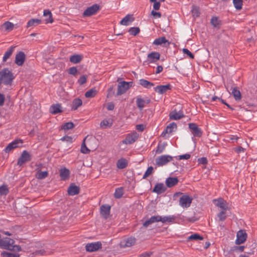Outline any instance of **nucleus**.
<instances>
[{
    "label": "nucleus",
    "instance_id": "1",
    "mask_svg": "<svg viewBox=\"0 0 257 257\" xmlns=\"http://www.w3.org/2000/svg\"><path fill=\"white\" fill-rule=\"evenodd\" d=\"M15 76L8 68H4L0 71V84L11 86Z\"/></svg>",
    "mask_w": 257,
    "mask_h": 257
},
{
    "label": "nucleus",
    "instance_id": "2",
    "mask_svg": "<svg viewBox=\"0 0 257 257\" xmlns=\"http://www.w3.org/2000/svg\"><path fill=\"white\" fill-rule=\"evenodd\" d=\"M14 243L15 241L13 239L5 237L0 239V247L4 249L14 251H21V246L17 245H14Z\"/></svg>",
    "mask_w": 257,
    "mask_h": 257
},
{
    "label": "nucleus",
    "instance_id": "3",
    "mask_svg": "<svg viewBox=\"0 0 257 257\" xmlns=\"http://www.w3.org/2000/svg\"><path fill=\"white\" fill-rule=\"evenodd\" d=\"M32 159V156L27 151H24L20 158L18 159L17 165L21 166L25 163L30 161Z\"/></svg>",
    "mask_w": 257,
    "mask_h": 257
},
{
    "label": "nucleus",
    "instance_id": "4",
    "mask_svg": "<svg viewBox=\"0 0 257 257\" xmlns=\"http://www.w3.org/2000/svg\"><path fill=\"white\" fill-rule=\"evenodd\" d=\"M172 157L169 155H162L157 158L156 160V163L158 166H162L171 161Z\"/></svg>",
    "mask_w": 257,
    "mask_h": 257
},
{
    "label": "nucleus",
    "instance_id": "5",
    "mask_svg": "<svg viewBox=\"0 0 257 257\" xmlns=\"http://www.w3.org/2000/svg\"><path fill=\"white\" fill-rule=\"evenodd\" d=\"M192 201V198L187 195H182L179 199V204L183 208L190 207Z\"/></svg>",
    "mask_w": 257,
    "mask_h": 257
},
{
    "label": "nucleus",
    "instance_id": "6",
    "mask_svg": "<svg viewBox=\"0 0 257 257\" xmlns=\"http://www.w3.org/2000/svg\"><path fill=\"white\" fill-rule=\"evenodd\" d=\"M247 233L244 230H240L236 233V239L235 244L239 245L244 243L247 238Z\"/></svg>",
    "mask_w": 257,
    "mask_h": 257
},
{
    "label": "nucleus",
    "instance_id": "7",
    "mask_svg": "<svg viewBox=\"0 0 257 257\" xmlns=\"http://www.w3.org/2000/svg\"><path fill=\"white\" fill-rule=\"evenodd\" d=\"M102 247V244L100 241L89 243L86 244L85 249L87 251L93 252L98 250Z\"/></svg>",
    "mask_w": 257,
    "mask_h": 257
},
{
    "label": "nucleus",
    "instance_id": "8",
    "mask_svg": "<svg viewBox=\"0 0 257 257\" xmlns=\"http://www.w3.org/2000/svg\"><path fill=\"white\" fill-rule=\"evenodd\" d=\"M129 83L126 81H121L118 83L116 95L119 96L125 93L129 89Z\"/></svg>",
    "mask_w": 257,
    "mask_h": 257
},
{
    "label": "nucleus",
    "instance_id": "9",
    "mask_svg": "<svg viewBox=\"0 0 257 257\" xmlns=\"http://www.w3.org/2000/svg\"><path fill=\"white\" fill-rule=\"evenodd\" d=\"M189 128L192 134L196 137H201L202 135L201 130L195 123H190L189 124Z\"/></svg>",
    "mask_w": 257,
    "mask_h": 257
},
{
    "label": "nucleus",
    "instance_id": "10",
    "mask_svg": "<svg viewBox=\"0 0 257 257\" xmlns=\"http://www.w3.org/2000/svg\"><path fill=\"white\" fill-rule=\"evenodd\" d=\"M23 142L22 140H16L10 143L5 149V151L7 153H9L12 150L20 147V145L23 144Z\"/></svg>",
    "mask_w": 257,
    "mask_h": 257
},
{
    "label": "nucleus",
    "instance_id": "11",
    "mask_svg": "<svg viewBox=\"0 0 257 257\" xmlns=\"http://www.w3.org/2000/svg\"><path fill=\"white\" fill-rule=\"evenodd\" d=\"M138 138V134L136 132L128 134L124 140L122 141L124 144H131L135 142Z\"/></svg>",
    "mask_w": 257,
    "mask_h": 257
},
{
    "label": "nucleus",
    "instance_id": "12",
    "mask_svg": "<svg viewBox=\"0 0 257 257\" xmlns=\"http://www.w3.org/2000/svg\"><path fill=\"white\" fill-rule=\"evenodd\" d=\"M99 9V6L95 4L92 5V6L88 7L87 8L84 12H83V16L85 17H89L95 14Z\"/></svg>",
    "mask_w": 257,
    "mask_h": 257
},
{
    "label": "nucleus",
    "instance_id": "13",
    "mask_svg": "<svg viewBox=\"0 0 257 257\" xmlns=\"http://www.w3.org/2000/svg\"><path fill=\"white\" fill-rule=\"evenodd\" d=\"M171 88V85L170 84H167L166 85H158L155 87L154 89L156 92L162 94L166 92L168 90H170Z\"/></svg>",
    "mask_w": 257,
    "mask_h": 257
},
{
    "label": "nucleus",
    "instance_id": "14",
    "mask_svg": "<svg viewBox=\"0 0 257 257\" xmlns=\"http://www.w3.org/2000/svg\"><path fill=\"white\" fill-rule=\"evenodd\" d=\"M26 59V55L24 52L20 51L16 56L15 63L18 66H22Z\"/></svg>",
    "mask_w": 257,
    "mask_h": 257
},
{
    "label": "nucleus",
    "instance_id": "15",
    "mask_svg": "<svg viewBox=\"0 0 257 257\" xmlns=\"http://www.w3.org/2000/svg\"><path fill=\"white\" fill-rule=\"evenodd\" d=\"M160 58V54L157 52H152L148 55L147 61L149 63L156 62L157 60H159Z\"/></svg>",
    "mask_w": 257,
    "mask_h": 257
},
{
    "label": "nucleus",
    "instance_id": "16",
    "mask_svg": "<svg viewBox=\"0 0 257 257\" xmlns=\"http://www.w3.org/2000/svg\"><path fill=\"white\" fill-rule=\"evenodd\" d=\"M150 102V99H147V100H145L140 96H138L137 97V105L140 110H143V109L145 106L146 104H149Z\"/></svg>",
    "mask_w": 257,
    "mask_h": 257
},
{
    "label": "nucleus",
    "instance_id": "17",
    "mask_svg": "<svg viewBox=\"0 0 257 257\" xmlns=\"http://www.w3.org/2000/svg\"><path fill=\"white\" fill-rule=\"evenodd\" d=\"M68 193L69 195L74 196L79 194L80 188L78 186L75 185L74 184H71L68 188Z\"/></svg>",
    "mask_w": 257,
    "mask_h": 257
},
{
    "label": "nucleus",
    "instance_id": "18",
    "mask_svg": "<svg viewBox=\"0 0 257 257\" xmlns=\"http://www.w3.org/2000/svg\"><path fill=\"white\" fill-rule=\"evenodd\" d=\"M169 116L170 119L177 120L183 117L184 115L182 111H177L174 110L170 112Z\"/></svg>",
    "mask_w": 257,
    "mask_h": 257
},
{
    "label": "nucleus",
    "instance_id": "19",
    "mask_svg": "<svg viewBox=\"0 0 257 257\" xmlns=\"http://www.w3.org/2000/svg\"><path fill=\"white\" fill-rule=\"evenodd\" d=\"M49 111L53 114L61 112L62 111L61 105L59 103L53 104L50 106Z\"/></svg>",
    "mask_w": 257,
    "mask_h": 257
},
{
    "label": "nucleus",
    "instance_id": "20",
    "mask_svg": "<svg viewBox=\"0 0 257 257\" xmlns=\"http://www.w3.org/2000/svg\"><path fill=\"white\" fill-rule=\"evenodd\" d=\"M42 166V164H40L38 166L37 169L38 170L36 173V177L38 179L42 180L46 178L48 176V172L47 171L41 172L40 171V167Z\"/></svg>",
    "mask_w": 257,
    "mask_h": 257
},
{
    "label": "nucleus",
    "instance_id": "21",
    "mask_svg": "<svg viewBox=\"0 0 257 257\" xmlns=\"http://www.w3.org/2000/svg\"><path fill=\"white\" fill-rule=\"evenodd\" d=\"M135 243L136 238L130 237L123 241H121L120 243V245L122 247H131L134 245Z\"/></svg>",
    "mask_w": 257,
    "mask_h": 257
},
{
    "label": "nucleus",
    "instance_id": "22",
    "mask_svg": "<svg viewBox=\"0 0 257 257\" xmlns=\"http://www.w3.org/2000/svg\"><path fill=\"white\" fill-rule=\"evenodd\" d=\"M110 210V206L103 205L100 207V213L104 218H107L109 215Z\"/></svg>",
    "mask_w": 257,
    "mask_h": 257
},
{
    "label": "nucleus",
    "instance_id": "23",
    "mask_svg": "<svg viewBox=\"0 0 257 257\" xmlns=\"http://www.w3.org/2000/svg\"><path fill=\"white\" fill-rule=\"evenodd\" d=\"M178 181V179L176 177H169L167 178L165 183L167 186L170 188L177 185Z\"/></svg>",
    "mask_w": 257,
    "mask_h": 257
},
{
    "label": "nucleus",
    "instance_id": "24",
    "mask_svg": "<svg viewBox=\"0 0 257 257\" xmlns=\"http://www.w3.org/2000/svg\"><path fill=\"white\" fill-rule=\"evenodd\" d=\"M159 218H160L159 215L152 216L149 219L145 221L143 223V226L147 227L150 225L155 223L159 222Z\"/></svg>",
    "mask_w": 257,
    "mask_h": 257
},
{
    "label": "nucleus",
    "instance_id": "25",
    "mask_svg": "<svg viewBox=\"0 0 257 257\" xmlns=\"http://www.w3.org/2000/svg\"><path fill=\"white\" fill-rule=\"evenodd\" d=\"M70 171L66 168L60 170V176L62 180H66L69 178Z\"/></svg>",
    "mask_w": 257,
    "mask_h": 257
},
{
    "label": "nucleus",
    "instance_id": "26",
    "mask_svg": "<svg viewBox=\"0 0 257 257\" xmlns=\"http://www.w3.org/2000/svg\"><path fill=\"white\" fill-rule=\"evenodd\" d=\"M177 125L175 122L170 123L166 128L165 130L163 131L162 134V136L164 137L166 134L171 133L174 128H176Z\"/></svg>",
    "mask_w": 257,
    "mask_h": 257
},
{
    "label": "nucleus",
    "instance_id": "27",
    "mask_svg": "<svg viewBox=\"0 0 257 257\" xmlns=\"http://www.w3.org/2000/svg\"><path fill=\"white\" fill-rule=\"evenodd\" d=\"M166 189V188L163 183H158L155 185L153 191L159 194L164 192Z\"/></svg>",
    "mask_w": 257,
    "mask_h": 257
},
{
    "label": "nucleus",
    "instance_id": "28",
    "mask_svg": "<svg viewBox=\"0 0 257 257\" xmlns=\"http://www.w3.org/2000/svg\"><path fill=\"white\" fill-rule=\"evenodd\" d=\"M82 104V101L81 99L79 98H75L72 103L71 104V109L75 110H76L79 107L81 106Z\"/></svg>",
    "mask_w": 257,
    "mask_h": 257
},
{
    "label": "nucleus",
    "instance_id": "29",
    "mask_svg": "<svg viewBox=\"0 0 257 257\" xmlns=\"http://www.w3.org/2000/svg\"><path fill=\"white\" fill-rule=\"evenodd\" d=\"M112 124V120L109 119H104L100 122V126L102 128L110 127Z\"/></svg>",
    "mask_w": 257,
    "mask_h": 257
},
{
    "label": "nucleus",
    "instance_id": "30",
    "mask_svg": "<svg viewBox=\"0 0 257 257\" xmlns=\"http://www.w3.org/2000/svg\"><path fill=\"white\" fill-rule=\"evenodd\" d=\"M140 84L143 87L149 89L154 86V84L146 79H141L139 80Z\"/></svg>",
    "mask_w": 257,
    "mask_h": 257
},
{
    "label": "nucleus",
    "instance_id": "31",
    "mask_svg": "<svg viewBox=\"0 0 257 257\" xmlns=\"http://www.w3.org/2000/svg\"><path fill=\"white\" fill-rule=\"evenodd\" d=\"M134 21V18L132 15H127L123 18L120 23L122 25L127 26L130 23Z\"/></svg>",
    "mask_w": 257,
    "mask_h": 257
},
{
    "label": "nucleus",
    "instance_id": "32",
    "mask_svg": "<svg viewBox=\"0 0 257 257\" xmlns=\"http://www.w3.org/2000/svg\"><path fill=\"white\" fill-rule=\"evenodd\" d=\"M231 94L236 100L238 101L241 99V95L240 92L236 87H233L231 89Z\"/></svg>",
    "mask_w": 257,
    "mask_h": 257
},
{
    "label": "nucleus",
    "instance_id": "33",
    "mask_svg": "<svg viewBox=\"0 0 257 257\" xmlns=\"http://www.w3.org/2000/svg\"><path fill=\"white\" fill-rule=\"evenodd\" d=\"M15 46H11L9 49L5 52L4 56L3 58V62H6L12 55V53L14 51Z\"/></svg>",
    "mask_w": 257,
    "mask_h": 257
},
{
    "label": "nucleus",
    "instance_id": "34",
    "mask_svg": "<svg viewBox=\"0 0 257 257\" xmlns=\"http://www.w3.org/2000/svg\"><path fill=\"white\" fill-rule=\"evenodd\" d=\"M176 219V217L174 216H164L162 217L160 216V218H159V222L161 221L163 223L166 222H173Z\"/></svg>",
    "mask_w": 257,
    "mask_h": 257
},
{
    "label": "nucleus",
    "instance_id": "35",
    "mask_svg": "<svg viewBox=\"0 0 257 257\" xmlns=\"http://www.w3.org/2000/svg\"><path fill=\"white\" fill-rule=\"evenodd\" d=\"M44 16L47 17V18L45 20L46 23H52L53 22L52 13L50 11L47 10H44Z\"/></svg>",
    "mask_w": 257,
    "mask_h": 257
},
{
    "label": "nucleus",
    "instance_id": "36",
    "mask_svg": "<svg viewBox=\"0 0 257 257\" xmlns=\"http://www.w3.org/2000/svg\"><path fill=\"white\" fill-rule=\"evenodd\" d=\"M82 59V57L80 55H74L70 57V61L74 64L79 63Z\"/></svg>",
    "mask_w": 257,
    "mask_h": 257
},
{
    "label": "nucleus",
    "instance_id": "37",
    "mask_svg": "<svg viewBox=\"0 0 257 257\" xmlns=\"http://www.w3.org/2000/svg\"><path fill=\"white\" fill-rule=\"evenodd\" d=\"M167 42H168L169 44L168 41L166 39L165 37H162L155 39L153 42V44L155 45H161Z\"/></svg>",
    "mask_w": 257,
    "mask_h": 257
},
{
    "label": "nucleus",
    "instance_id": "38",
    "mask_svg": "<svg viewBox=\"0 0 257 257\" xmlns=\"http://www.w3.org/2000/svg\"><path fill=\"white\" fill-rule=\"evenodd\" d=\"M116 165L118 169H122L127 166V162L124 159H120L118 160Z\"/></svg>",
    "mask_w": 257,
    "mask_h": 257
},
{
    "label": "nucleus",
    "instance_id": "39",
    "mask_svg": "<svg viewBox=\"0 0 257 257\" xmlns=\"http://www.w3.org/2000/svg\"><path fill=\"white\" fill-rule=\"evenodd\" d=\"M123 189L122 187L117 188L115 189L114 196L115 198H120L123 194Z\"/></svg>",
    "mask_w": 257,
    "mask_h": 257
},
{
    "label": "nucleus",
    "instance_id": "40",
    "mask_svg": "<svg viewBox=\"0 0 257 257\" xmlns=\"http://www.w3.org/2000/svg\"><path fill=\"white\" fill-rule=\"evenodd\" d=\"M192 15L194 18L199 17L200 12L199 8L196 6H193L191 10Z\"/></svg>",
    "mask_w": 257,
    "mask_h": 257
},
{
    "label": "nucleus",
    "instance_id": "41",
    "mask_svg": "<svg viewBox=\"0 0 257 257\" xmlns=\"http://www.w3.org/2000/svg\"><path fill=\"white\" fill-rule=\"evenodd\" d=\"M214 201H216L215 200ZM217 201V203L216 205L221 208L222 210H226L227 207L225 205V202L222 199H219Z\"/></svg>",
    "mask_w": 257,
    "mask_h": 257
},
{
    "label": "nucleus",
    "instance_id": "42",
    "mask_svg": "<svg viewBox=\"0 0 257 257\" xmlns=\"http://www.w3.org/2000/svg\"><path fill=\"white\" fill-rule=\"evenodd\" d=\"M97 94V91L94 88H92L85 93V96L87 98H90L94 97Z\"/></svg>",
    "mask_w": 257,
    "mask_h": 257
},
{
    "label": "nucleus",
    "instance_id": "43",
    "mask_svg": "<svg viewBox=\"0 0 257 257\" xmlns=\"http://www.w3.org/2000/svg\"><path fill=\"white\" fill-rule=\"evenodd\" d=\"M2 27L6 31H11L14 29V25L12 23L7 21L4 23Z\"/></svg>",
    "mask_w": 257,
    "mask_h": 257
},
{
    "label": "nucleus",
    "instance_id": "44",
    "mask_svg": "<svg viewBox=\"0 0 257 257\" xmlns=\"http://www.w3.org/2000/svg\"><path fill=\"white\" fill-rule=\"evenodd\" d=\"M233 4L237 10H240L242 8L243 0H233Z\"/></svg>",
    "mask_w": 257,
    "mask_h": 257
},
{
    "label": "nucleus",
    "instance_id": "45",
    "mask_svg": "<svg viewBox=\"0 0 257 257\" xmlns=\"http://www.w3.org/2000/svg\"><path fill=\"white\" fill-rule=\"evenodd\" d=\"M40 23V20L37 19H32L28 22L27 27L28 28L32 26H35L39 24Z\"/></svg>",
    "mask_w": 257,
    "mask_h": 257
},
{
    "label": "nucleus",
    "instance_id": "46",
    "mask_svg": "<svg viewBox=\"0 0 257 257\" xmlns=\"http://www.w3.org/2000/svg\"><path fill=\"white\" fill-rule=\"evenodd\" d=\"M167 146V143H163L162 144H159L156 150V153L161 154L165 150L166 147Z\"/></svg>",
    "mask_w": 257,
    "mask_h": 257
},
{
    "label": "nucleus",
    "instance_id": "47",
    "mask_svg": "<svg viewBox=\"0 0 257 257\" xmlns=\"http://www.w3.org/2000/svg\"><path fill=\"white\" fill-rule=\"evenodd\" d=\"M74 126V124L72 122H68L62 125L61 128L64 130H68L72 129Z\"/></svg>",
    "mask_w": 257,
    "mask_h": 257
},
{
    "label": "nucleus",
    "instance_id": "48",
    "mask_svg": "<svg viewBox=\"0 0 257 257\" xmlns=\"http://www.w3.org/2000/svg\"><path fill=\"white\" fill-rule=\"evenodd\" d=\"M87 139V137H86L84 140H83V142L81 145V153H83V154H88L90 152V150H89L86 145H85V141L86 140V139Z\"/></svg>",
    "mask_w": 257,
    "mask_h": 257
},
{
    "label": "nucleus",
    "instance_id": "49",
    "mask_svg": "<svg viewBox=\"0 0 257 257\" xmlns=\"http://www.w3.org/2000/svg\"><path fill=\"white\" fill-rule=\"evenodd\" d=\"M140 30L139 27H132L131 28L128 30V32L130 33V35L133 36H136L140 33Z\"/></svg>",
    "mask_w": 257,
    "mask_h": 257
},
{
    "label": "nucleus",
    "instance_id": "50",
    "mask_svg": "<svg viewBox=\"0 0 257 257\" xmlns=\"http://www.w3.org/2000/svg\"><path fill=\"white\" fill-rule=\"evenodd\" d=\"M203 239V237L202 236H201L197 233L192 234L190 236H189L188 238V240H202Z\"/></svg>",
    "mask_w": 257,
    "mask_h": 257
},
{
    "label": "nucleus",
    "instance_id": "51",
    "mask_svg": "<svg viewBox=\"0 0 257 257\" xmlns=\"http://www.w3.org/2000/svg\"><path fill=\"white\" fill-rule=\"evenodd\" d=\"M1 256L2 257H19V255H17L15 253L8 252L6 251H3L1 253Z\"/></svg>",
    "mask_w": 257,
    "mask_h": 257
},
{
    "label": "nucleus",
    "instance_id": "52",
    "mask_svg": "<svg viewBox=\"0 0 257 257\" xmlns=\"http://www.w3.org/2000/svg\"><path fill=\"white\" fill-rule=\"evenodd\" d=\"M153 167L152 166L148 167L147 170H146V172L145 173L143 178L146 179L149 176H150L153 173Z\"/></svg>",
    "mask_w": 257,
    "mask_h": 257
},
{
    "label": "nucleus",
    "instance_id": "53",
    "mask_svg": "<svg viewBox=\"0 0 257 257\" xmlns=\"http://www.w3.org/2000/svg\"><path fill=\"white\" fill-rule=\"evenodd\" d=\"M9 192L7 187L5 185H3L0 187V194L1 195H7Z\"/></svg>",
    "mask_w": 257,
    "mask_h": 257
},
{
    "label": "nucleus",
    "instance_id": "54",
    "mask_svg": "<svg viewBox=\"0 0 257 257\" xmlns=\"http://www.w3.org/2000/svg\"><path fill=\"white\" fill-rule=\"evenodd\" d=\"M225 213L226 210H222L217 214V216L220 220L224 221L226 219V216L225 215Z\"/></svg>",
    "mask_w": 257,
    "mask_h": 257
},
{
    "label": "nucleus",
    "instance_id": "55",
    "mask_svg": "<svg viewBox=\"0 0 257 257\" xmlns=\"http://www.w3.org/2000/svg\"><path fill=\"white\" fill-rule=\"evenodd\" d=\"M210 23L211 25H212L215 27L219 25V21H218L217 18L216 17H213L212 18Z\"/></svg>",
    "mask_w": 257,
    "mask_h": 257
},
{
    "label": "nucleus",
    "instance_id": "56",
    "mask_svg": "<svg viewBox=\"0 0 257 257\" xmlns=\"http://www.w3.org/2000/svg\"><path fill=\"white\" fill-rule=\"evenodd\" d=\"M183 52L184 54L187 55L190 58L193 59L194 58V55L187 49L184 48Z\"/></svg>",
    "mask_w": 257,
    "mask_h": 257
},
{
    "label": "nucleus",
    "instance_id": "57",
    "mask_svg": "<svg viewBox=\"0 0 257 257\" xmlns=\"http://www.w3.org/2000/svg\"><path fill=\"white\" fill-rule=\"evenodd\" d=\"M190 155L189 154H186L178 156L179 160H188L190 158Z\"/></svg>",
    "mask_w": 257,
    "mask_h": 257
},
{
    "label": "nucleus",
    "instance_id": "58",
    "mask_svg": "<svg viewBox=\"0 0 257 257\" xmlns=\"http://www.w3.org/2000/svg\"><path fill=\"white\" fill-rule=\"evenodd\" d=\"M77 72V69L75 67H72L68 70V73L71 75H75Z\"/></svg>",
    "mask_w": 257,
    "mask_h": 257
},
{
    "label": "nucleus",
    "instance_id": "59",
    "mask_svg": "<svg viewBox=\"0 0 257 257\" xmlns=\"http://www.w3.org/2000/svg\"><path fill=\"white\" fill-rule=\"evenodd\" d=\"M86 81V77L85 75L81 76L78 79V82L80 85L84 84Z\"/></svg>",
    "mask_w": 257,
    "mask_h": 257
},
{
    "label": "nucleus",
    "instance_id": "60",
    "mask_svg": "<svg viewBox=\"0 0 257 257\" xmlns=\"http://www.w3.org/2000/svg\"><path fill=\"white\" fill-rule=\"evenodd\" d=\"M234 150L235 152L239 154L240 153H243L245 151V149L241 147H238L234 149Z\"/></svg>",
    "mask_w": 257,
    "mask_h": 257
},
{
    "label": "nucleus",
    "instance_id": "61",
    "mask_svg": "<svg viewBox=\"0 0 257 257\" xmlns=\"http://www.w3.org/2000/svg\"><path fill=\"white\" fill-rule=\"evenodd\" d=\"M198 162L199 164H206L207 163V160L205 157H202L201 158H199L198 159Z\"/></svg>",
    "mask_w": 257,
    "mask_h": 257
},
{
    "label": "nucleus",
    "instance_id": "62",
    "mask_svg": "<svg viewBox=\"0 0 257 257\" xmlns=\"http://www.w3.org/2000/svg\"><path fill=\"white\" fill-rule=\"evenodd\" d=\"M151 14L156 18H160L161 17V14L159 12H157L154 11H152L151 12Z\"/></svg>",
    "mask_w": 257,
    "mask_h": 257
},
{
    "label": "nucleus",
    "instance_id": "63",
    "mask_svg": "<svg viewBox=\"0 0 257 257\" xmlns=\"http://www.w3.org/2000/svg\"><path fill=\"white\" fill-rule=\"evenodd\" d=\"M145 127L143 124H140L136 125V129L142 132L144 130Z\"/></svg>",
    "mask_w": 257,
    "mask_h": 257
},
{
    "label": "nucleus",
    "instance_id": "64",
    "mask_svg": "<svg viewBox=\"0 0 257 257\" xmlns=\"http://www.w3.org/2000/svg\"><path fill=\"white\" fill-rule=\"evenodd\" d=\"M114 108V105L112 102H109L107 104V109L109 110H112Z\"/></svg>",
    "mask_w": 257,
    "mask_h": 257
}]
</instances>
